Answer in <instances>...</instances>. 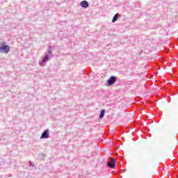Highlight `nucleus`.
Instances as JSON below:
<instances>
[{
    "instance_id": "1",
    "label": "nucleus",
    "mask_w": 178,
    "mask_h": 178,
    "mask_svg": "<svg viewBox=\"0 0 178 178\" xmlns=\"http://www.w3.org/2000/svg\"><path fill=\"white\" fill-rule=\"evenodd\" d=\"M9 51H10V48L8 44H4L0 47V53L1 54H9Z\"/></svg>"
},
{
    "instance_id": "2",
    "label": "nucleus",
    "mask_w": 178,
    "mask_h": 178,
    "mask_svg": "<svg viewBox=\"0 0 178 178\" xmlns=\"http://www.w3.org/2000/svg\"><path fill=\"white\" fill-rule=\"evenodd\" d=\"M107 166L111 169H115L116 168V162L113 158L110 159V162L107 163Z\"/></svg>"
},
{
    "instance_id": "3",
    "label": "nucleus",
    "mask_w": 178,
    "mask_h": 178,
    "mask_svg": "<svg viewBox=\"0 0 178 178\" xmlns=\"http://www.w3.org/2000/svg\"><path fill=\"white\" fill-rule=\"evenodd\" d=\"M116 82V77L115 76H111L108 80V86H112L113 84H115Z\"/></svg>"
},
{
    "instance_id": "4",
    "label": "nucleus",
    "mask_w": 178,
    "mask_h": 178,
    "mask_svg": "<svg viewBox=\"0 0 178 178\" xmlns=\"http://www.w3.org/2000/svg\"><path fill=\"white\" fill-rule=\"evenodd\" d=\"M80 4L81 8H88L89 6L88 2H87L86 0L82 1Z\"/></svg>"
},
{
    "instance_id": "5",
    "label": "nucleus",
    "mask_w": 178,
    "mask_h": 178,
    "mask_svg": "<svg viewBox=\"0 0 178 178\" xmlns=\"http://www.w3.org/2000/svg\"><path fill=\"white\" fill-rule=\"evenodd\" d=\"M40 138H48V131H44V132L42 134Z\"/></svg>"
},
{
    "instance_id": "6",
    "label": "nucleus",
    "mask_w": 178,
    "mask_h": 178,
    "mask_svg": "<svg viewBox=\"0 0 178 178\" xmlns=\"http://www.w3.org/2000/svg\"><path fill=\"white\" fill-rule=\"evenodd\" d=\"M118 19H119V14H115L113 18L112 22L115 23Z\"/></svg>"
},
{
    "instance_id": "7",
    "label": "nucleus",
    "mask_w": 178,
    "mask_h": 178,
    "mask_svg": "<svg viewBox=\"0 0 178 178\" xmlns=\"http://www.w3.org/2000/svg\"><path fill=\"white\" fill-rule=\"evenodd\" d=\"M105 115V110H102L100 113L99 119H103Z\"/></svg>"
},
{
    "instance_id": "8",
    "label": "nucleus",
    "mask_w": 178,
    "mask_h": 178,
    "mask_svg": "<svg viewBox=\"0 0 178 178\" xmlns=\"http://www.w3.org/2000/svg\"><path fill=\"white\" fill-rule=\"evenodd\" d=\"M48 60V56H45L43 59H42V62H47Z\"/></svg>"
}]
</instances>
